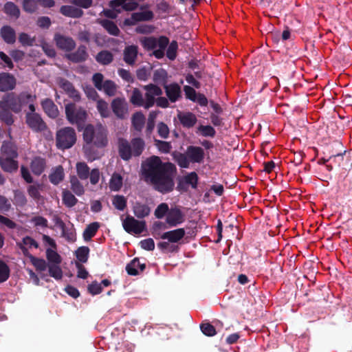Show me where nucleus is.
<instances>
[{
  "label": "nucleus",
  "mask_w": 352,
  "mask_h": 352,
  "mask_svg": "<svg viewBox=\"0 0 352 352\" xmlns=\"http://www.w3.org/2000/svg\"><path fill=\"white\" fill-rule=\"evenodd\" d=\"M144 180L153 188L164 195L175 189V179L177 175L176 166L169 162H162L157 155H151L141 165Z\"/></svg>",
  "instance_id": "f257e3e1"
},
{
  "label": "nucleus",
  "mask_w": 352,
  "mask_h": 352,
  "mask_svg": "<svg viewBox=\"0 0 352 352\" xmlns=\"http://www.w3.org/2000/svg\"><path fill=\"white\" fill-rule=\"evenodd\" d=\"M83 140L87 145L103 148L107 145V133L102 124H87L83 130Z\"/></svg>",
  "instance_id": "f03ea898"
},
{
  "label": "nucleus",
  "mask_w": 352,
  "mask_h": 352,
  "mask_svg": "<svg viewBox=\"0 0 352 352\" xmlns=\"http://www.w3.org/2000/svg\"><path fill=\"white\" fill-rule=\"evenodd\" d=\"M28 99L32 98L28 91H23L19 94L14 92L7 93L0 100V108H6L15 113H19Z\"/></svg>",
  "instance_id": "7ed1b4c3"
},
{
  "label": "nucleus",
  "mask_w": 352,
  "mask_h": 352,
  "mask_svg": "<svg viewBox=\"0 0 352 352\" xmlns=\"http://www.w3.org/2000/svg\"><path fill=\"white\" fill-rule=\"evenodd\" d=\"M65 115L67 120L72 124H76L78 131H82L86 126L87 113L82 107H78L74 103L65 106Z\"/></svg>",
  "instance_id": "20e7f679"
},
{
  "label": "nucleus",
  "mask_w": 352,
  "mask_h": 352,
  "mask_svg": "<svg viewBox=\"0 0 352 352\" xmlns=\"http://www.w3.org/2000/svg\"><path fill=\"white\" fill-rule=\"evenodd\" d=\"M144 146V141L140 138H135L131 142L122 138L118 140L119 154H142Z\"/></svg>",
  "instance_id": "39448f33"
},
{
  "label": "nucleus",
  "mask_w": 352,
  "mask_h": 352,
  "mask_svg": "<svg viewBox=\"0 0 352 352\" xmlns=\"http://www.w3.org/2000/svg\"><path fill=\"white\" fill-rule=\"evenodd\" d=\"M76 142L75 130L69 126L62 128L57 131L56 135V146L60 149L72 147Z\"/></svg>",
  "instance_id": "423d86ee"
},
{
  "label": "nucleus",
  "mask_w": 352,
  "mask_h": 352,
  "mask_svg": "<svg viewBox=\"0 0 352 352\" xmlns=\"http://www.w3.org/2000/svg\"><path fill=\"white\" fill-rule=\"evenodd\" d=\"M199 177L196 172H190L181 177L177 182V190L180 192H187L189 187L197 189Z\"/></svg>",
  "instance_id": "0eeeda50"
},
{
  "label": "nucleus",
  "mask_w": 352,
  "mask_h": 352,
  "mask_svg": "<svg viewBox=\"0 0 352 352\" xmlns=\"http://www.w3.org/2000/svg\"><path fill=\"white\" fill-rule=\"evenodd\" d=\"M124 230L129 233L140 234L146 230V222L138 221L134 217L128 215L122 222Z\"/></svg>",
  "instance_id": "6e6552de"
},
{
  "label": "nucleus",
  "mask_w": 352,
  "mask_h": 352,
  "mask_svg": "<svg viewBox=\"0 0 352 352\" xmlns=\"http://www.w3.org/2000/svg\"><path fill=\"white\" fill-rule=\"evenodd\" d=\"M142 88L146 91L144 108L148 109L155 104V96H162L163 92L159 86L152 83L144 85Z\"/></svg>",
  "instance_id": "1a4fd4ad"
},
{
  "label": "nucleus",
  "mask_w": 352,
  "mask_h": 352,
  "mask_svg": "<svg viewBox=\"0 0 352 352\" xmlns=\"http://www.w3.org/2000/svg\"><path fill=\"white\" fill-rule=\"evenodd\" d=\"M25 122L29 128L34 132H42L47 129L46 123L37 113H26Z\"/></svg>",
  "instance_id": "9d476101"
},
{
  "label": "nucleus",
  "mask_w": 352,
  "mask_h": 352,
  "mask_svg": "<svg viewBox=\"0 0 352 352\" xmlns=\"http://www.w3.org/2000/svg\"><path fill=\"white\" fill-rule=\"evenodd\" d=\"M154 17V14L151 10L133 12L130 18H126L123 21L124 26H133L138 22L150 21Z\"/></svg>",
  "instance_id": "9b49d317"
},
{
  "label": "nucleus",
  "mask_w": 352,
  "mask_h": 352,
  "mask_svg": "<svg viewBox=\"0 0 352 352\" xmlns=\"http://www.w3.org/2000/svg\"><path fill=\"white\" fill-rule=\"evenodd\" d=\"M54 40L57 47L65 52H71L76 47V42L70 36H66L56 33L54 35Z\"/></svg>",
  "instance_id": "f8f14e48"
},
{
  "label": "nucleus",
  "mask_w": 352,
  "mask_h": 352,
  "mask_svg": "<svg viewBox=\"0 0 352 352\" xmlns=\"http://www.w3.org/2000/svg\"><path fill=\"white\" fill-rule=\"evenodd\" d=\"M184 220V214L178 208H172L169 210L166 218V222L170 227H176Z\"/></svg>",
  "instance_id": "ddd939ff"
},
{
  "label": "nucleus",
  "mask_w": 352,
  "mask_h": 352,
  "mask_svg": "<svg viewBox=\"0 0 352 352\" xmlns=\"http://www.w3.org/2000/svg\"><path fill=\"white\" fill-rule=\"evenodd\" d=\"M186 231L184 228H177L175 230L165 232L162 234L161 239L167 240L171 243H183L182 240L185 236Z\"/></svg>",
  "instance_id": "4468645a"
},
{
  "label": "nucleus",
  "mask_w": 352,
  "mask_h": 352,
  "mask_svg": "<svg viewBox=\"0 0 352 352\" xmlns=\"http://www.w3.org/2000/svg\"><path fill=\"white\" fill-rule=\"evenodd\" d=\"M16 80L14 76L6 72L0 74V91H12L16 87Z\"/></svg>",
  "instance_id": "2eb2a0df"
},
{
  "label": "nucleus",
  "mask_w": 352,
  "mask_h": 352,
  "mask_svg": "<svg viewBox=\"0 0 352 352\" xmlns=\"http://www.w3.org/2000/svg\"><path fill=\"white\" fill-rule=\"evenodd\" d=\"M65 57L72 63H80L86 61L89 54L87 52L86 46L80 45L76 52L66 54Z\"/></svg>",
  "instance_id": "dca6fc26"
},
{
  "label": "nucleus",
  "mask_w": 352,
  "mask_h": 352,
  "mask_svg": "<svg viewBox=\"0 0 352 352\" xmlns=\"http://www.w3.org/2000/svg\"><path fill=\"white\" fill-rule=\"evenodd\" d=\"M111 107L113 113L120 119L124 118L127 112V104L124 98H116L111 102Z\"/></svg>",
  "instance_id": "f3484780"
},
{
  "label": "nucleus",
  "mask_w": 352,
  "mask_h": 352,
  "mask_svg": "<svg viewBox=\"0 0 352 352\" xmlns=\"http://www.w3.org/2000/svg\"><path fill=\"white\" fill-rule=\"evenodd\" d=\"M165 93L168 99L171 102H175L182 98V90L180 86L176 83L173 82L164 86Z\"/></svg>",
  "instance_id": "a211bd4d"
},
{
  "label": "nucleus",
  "mask_w": 352,
  "mask_h": 352,
  "mask_svg": "<svg viewBox=\"0 0 352 352\" xmlns=\"http://www.w3.org/2000/svg\"><path fill=\"white\" fill-rule=\"evenodd\" d=\"M55 223L56 225L61 229L62 236H63L67 241L74 242L76 241V235L73 227L67 228L60 217H56Z\"/></svg>",
  "instance_id": "6ab92c4d"
},
{
  "label": "nucleus",
  "mask_w": 352,
  "mask_h": 352,
  "mask_svg": "<svg viewBox=\"0 0 352 352\" xmlns=\"http://www.w3.org/2000/svg\"><path fill=\"white\" fill-rule=\"evenodd\" d=\"M20 250L22 251L23 255L30 259L37 271L43 272L46 270L47 263L44 259L35 257L29 252L27 248L22 245L20 246Z\"/></svg>",
  "instance_id": "aec40b11"
},
{
  "label": "nucleus",
  "mask_w": 352,
  "mask_h": 352,
  "mask_svg": "<svg viewBox=\"0 0 352 352\" xmlns=\"http://www.w3.org/2000/svg\"><path fill=\"white\" fill-rule=\"evenodd\" d=\"M96 23L100 25L109 34L118 36L120 34V30L115 22L109 19H98Z\"/></svg>",
  "instance_id": "412c9836"
},
{
  "label": "nucleus",
  "mask_w": 352,
  "mask_h": 352,
  "mask_svg": "<svg viewBox=\"0 0 352 352\" xmlns=\"http://www.w3.org/2000/svg\"><path fill=\"white\" fill-rule=\"evenodd\" d=\"M41 107L44 112L51 118H56L59 114L57 106L53 100L50 98H45L41 102Z\"/></svg>",
  "instance_id": "4be33fe9"
},
{
  "label": "nucleus",
  "mask_w": 352,
  "mask_h": 352,
  "mask_svg": "<svg viewBox=\"0 0 352 352\" xmlns=\"http://www.w3.org/2000/svg\"><path fill=\"white\" fill-rule=\"evenodd\" d=\"M138 48L136 45H129L124 48L123 55L124 60L129 65H133L137 59Z\"/></svg>",
  "instance_id": "5701e85b"
},
{
  "label": "nucleus",
  "mask_w": 352,
  "mask_h": 352,
  "mask_svg": "<svg viewBox=\"0 0 352 352\" xmlns=\"http://www.w3.org/2000/svg\"><path fill=\"white\" fill-rule=\"evenodd\" d=\"M0 166L1 168L6 171L12 173L18 168V162L12 157V155H6V157L0 158Z\"/></svg>",
  "instance_id": "b1692460"
},
{
  "label": "nucleus",
  "mask_w": 352,
  "mask_h": 352,
  "mask_svg": "<svg viewBox=\"0 0 352 352\" xmlns=\"http://www.w3.org/2000/svg\"><path fill=\"white\" fill-rule=\"evenodd\" d=\"M177 117L182 126L188 129L194 126L197 121L195 115L191 112H179L177 115Z\"/></svg>",
  "instance_id": "393cba45"
},
{
  "label": "nucleus",
  "mask_w": 352,
  "mask_h": 352,
  "mask_svg": "<svg viewBox=\"0 0 352 352\" xmlns=\"http://www.w3.org/2000/svg\"><path fill=\"white\" fill-rule=\"evenodd\" d=\"M0 35L7 44H14L16 41L15 30L10 25H3L0 29Z\"/></svg>",
  "instance_id": "a878e982"
},
{
  "label": "nucleus",
  "mask_w": 352,
  "mask_h": 352,
  "mask_svg": "<svg viewBox=\"0 0 352 352\" xmlns=\"http://www.w3.org/2000/svg\"><path fill=\"white\" fill-rule=\"evenodd\" d=\"M145 268V263H140L139 258H135L126 265V271L130 276H136L139 274L138 269L140 272H143Z\"/></svg>",
  "instance_id": "bb28decb"
},
{
  "label": "nucleus",
  "mask_w": 352,
  "mask_h": 352,
  "mask_svg": "<svg viewBox=\"0 0 352 352\" xmlns=\"http://www.w3.org/2000/svg\"><path fill=\"white\" fill-rule=\"evenodd\" d=\"M60 12L67 17L80 18L83 15V11L72 6H62L60 8Z\"/></svg>",
  "instance_id": "cd10ccee"
},
{
  "label": "nucleus",
  "mask_w": 352,
  "mask_h": 352,
  "mask_svg": "<svg viewBox=\"0 0 352 352\" xmlns=\"http://www.w3.org/2000/svg\"><path fill=\"white\" fill-rule=\"evenodd\" d=\"M168 73L164 69H158L154 71L153 80L156 85H163L164 87L167 85Z\"/></svg>",
  "instance_id": "c85d7f7f"
},
{
  "label": "nucleus",
  "mask_w": 352,
  "mask_h": 352,
  "mask_svg": "<svg viewBox=\"0 0 352 352\" xmlns=\"http://www.w3.org/2000/svg\"><path fill=\"white\" fill-rule=\"evenodd\" d=\"M151 209L148 205L136 202L133 206V213L138 219H143L149 215Z\"/></svg>",
  "instance_id": "c756f323"
},
{
  "label": "nucleus",
  "mask_w": 352,
  "mask_h": 352,
  "mask_svg": "<svg viewBox=\"0 0 352 352\" xmlns=\"http://www.w3.org/2000/svg\"><path fill=\"white\" fill-rule=\"evenodd\" d=\"M30 167L34 175H40L45 170V160L39 156H36L32 161Z\"/></svg>",
  "instance_id": "7c9ffc66"
},
{
  "label": "nucleus",
  "mask_w": 352,
  "mask_h": 352,
  "mask_svg": "<svg viewBox=\"0 0 352 352\" xmlns=\"http://www.w3.org/2000/svg\"><path fill=\"white\" fill-rule=\"evenodd\" d=\"M96 60L102 65H108L113 60V54L108 50H102L96 56Z\"/></svg>",
  "instance_id": "2f4dec72"
},
{
  "label": "nucleus",
  "mask_w": 352,
  "mask_h": 352,
  "mask_svg": "<svg viewBox=\"0 0 352 352\" xmlns=\"http://www.w3.org/2000/svg\"><path fill=\"white\" fill-rule=\"evenodd\" d=\"M100 228L98 222H93L89 224L83 232V239L85 241H90L96 234Z\"/></svg>",
  "instance_id": "473e14b6"
},
{
  "label": "nucleus",
  "mask_w": 352,
  "mask_h": 352,
  "mask_svg": "<svg viewBox=\"0 0 352 352\" xmlns=\"http://www.w3.org/2000/svg\"><path fill=\"white\" fill-rule=\"evenodd\" d=\"M3 12L10 17L18 19L20 16V10L13 2L8 1L5 3Z\"/></svg>",
  "instance_id": "72a5a7b5"
},
{
  "label": "nucleus",
  "mask_w": 352,
  "mask_h": 352,
  "mask_svg": "<svg viewBox=\"0 0 352 352\" xmlns=\"http://www.w3.org/2000/svg\"><path fill=\"white\" fill-rule=\"evenodd\" d=\"M141 44L147 51L155 50L160 45V37L158 38L153 36L144 37L141 40Z\"/></svg>",
  "instance_id": "f704fd0d"
},
{
  "label": "nucleus",
  "mask_w": 352,
  "mask_h": 352,
  "mask_svg": "<svg viewBox=\"0 0 352 352\" xmlns=\"http://www.w3.org/2000/svg\"><path fill=\"white\" fill-rule=\"evenodd\" d=\"M169 44V39L165 36H160V45L158 50L153 51V55L157 59L162 58L164 56V50Z\"/></svg>",
  "instance_id": "c9c22d12"
},
{
  "label": "nucleus",
  "mask_w": 352,
  "mask_h": 352,
  "mask_svg": "<svg viewBox=\"0 0 352 352\" xmlns=\"http://www.w3.org/2000/svg\"><path fill=\"white\" fill-rule=\"evenodd\" d=\"M130 102L135 106L144 107L145 102L143 95L139 89H133L130 97Z\"/></svg>",
  "instance_id": "e433bc0d"
},
{
  "label": "nucleus",
  "mask_w": 352,
  "mask_h": 352,
  "mask_svg": "<svg viewBox=\"0 0 352 352\" xmlns=\"http://www.w3.org/2000/svg\"><path fill=\"white\" fill-rule=\"evenodd\" d=\"M71 189L77 196H81L85 192L83 185L80 182L76 176L70 177Z\"/></svg>",
  "instance_id": "4c0bfd02"
},
{
  "label": "nucleus",
  "mask_w": 352,
  "mask_h": 352,
  "mask_svg": "<svg viewBox=\"0 0 352 352\" xmlns=\"http://www.w3.org/2000/svg\"><path fill=\"white\" fill-rule=\"evenodd\" d=\"M89 248L87 246L79 247L75 251V256L80 263H85L87 262L89 254Z\"/></svg>",
  "instance_id": "58836bf2"
},
{
  "label": "nucleus",
  "mask_w": 352,
  "mask_h": 352,
  "mask_svg": "<svg viewBox=\"0 0 352 352\" xmlns=\"http://www.w3.org/2000/svg\"><path fill=\"white\" fill-rule=\"evenodd\" d=\"M131 121L134 129L140 131L144 127L145 117L142 112H136L133 115Z\"/></svg>",
  "instance_id": "ea45409f"
},
{
  "label": "nucleus",
  "mask_w": 352,
  "mask_h": 352,
  "mask_svg": "<svg viewBox=\"0 0 352 352\" xmlns=\"http://www.w3.org/2000/svg\"><path fill=\"white\" fill-rule=\"evenodd\" d=\"M23 10L29 14H34L38 9V0H21Z\"/></svg>",
  "instance_id": "a19ab883"
},
{
  "label": "nucleus",
  "mask_w": 352,
  "mask_h": 352,
  "mask_svg": "<svg viewBox=\"0 0 352 352\" xmlns=\"http://www.w3.org/2000/svg\"><path fill=\"white\" fill-rule=\"evenodd\" d=\"M62 197L63 204L68 208L74 206L78 202L76 197L68 190L63 191Z\"/></svg>",
  "instance_id": "79ce46f5"
},
{
  "label": "nucleus",
  "mask_w": 352,
  "mask_h": 352,
  "mask_svg": "<svg viewBox=\"0 0 352 352\" xmlns=\"http://www.w3.org/2000/svg\"><path fill=\"white\" fill-rule=\"evenodd\" d=\"M63 178L64 171L61 166H58L56 170L49 175L50 182L55 185L62 182Z\"/></svg>",
  "instance_id": "37998d69"
},
{
  "label": "nucleus",
  "mask_w": 352,
  "mask_h": 352,
  "mask_svg": "<svg viewBox=\"0 0 352 352\" xmlns=\"http://www.w3.org/2000/svg\"><path fill=\"white\" fill-rule=\"evenodd\" d=\"M12 112L6 108H0V120L8 126H11L14 122Z\"/></svg>",
  "instance_id": "c03bdc74"
},
{
  "label": "nucleus",
  "mask_w": 352,
  "mask_h": 352,
  "mask_svg": "<svg viewBox=\"0 0 352 352\" xmlns=\"http://www.w3.org/2000/svg\"><path fill=\"white\" fill-rule=\"evenodd\" d=\"M122 177L118 173H113L109 182V188L112 191H118L122 186Z\"/></svg>",
  "instance_id": "a18cd8bd"
},
{
  "label": "nucleus",
  "mask_w": 352,
  "mask_h": 352,
  "mask_svg": "<svg viewBox=\"0 0 352 352\" xmlns=\"http://www.w3.org/2000/svg\"><path fill=\"white\" fill-rule=\"evenodd\" d=\"M102 90L108 96H114L117 91V85L111 80H106L103 83Z\"/></svg>",
  "instance_id": "49530a36"
},
{
  "label": "nucleus",
  "mask_w": 352,
  "mask_h": 352,
  "mask_svg": "<svg viewBox=\"0 0 352 352\" xmlns=\"http://www.w3.org/2000/svg\"><path fill=\"white\" fill-rule=\"evenodd\" d=\"M77 173L80 179H87L89 175V168L84 162H78L76 164Z\"/></svg>",
  "instance_id": "de8ad7c7"
},
{
  "label": "nucleus",
  "mask_w": 352,
  "mask_h": 352,
  "mask_svg": "<svg viewBox=\"0 0 352 352\" xmlns=\"http://www.w3.org/2000/svg\"><path fill=\"white\" fill-rule=\"evenodd\" d=\"M112 204L117 210L123 211L126 207V199L123 195H116L113 197Z\"/></svg>",
  "instance_id": "09e8293b"
},
{
  "label": "nucleus",
  "mask_w": 352,
  "mask_h": 352,
  "mask_svg": "<svg viewBox=\"0 0 352 352\" xmlns=\"http://www.w3.org/2000/svg\"><path fill=\"white\" fill-rule=\"evenodd\" d=\"M96 108L102 118H107L109 116L108 103L103 99L97 100Z\"/></svg>",
  "instance_id": "8fccbe9b"
},
{
  "label": "nucleus",
  "mask_w": 352,
  "mask_h": 352,
  "mask_svg": "<svg viewBox=\"0 0 352 352\" xmlns=\"http://www.w3.org/2000/svg\"><path fill=\"white\" fill-rule=\"evenodd\" d=\"M10 269L9 266L0 259V283L6 282L10 277Z\"/></svg>",
  "instance_id": "3c124183"
},
{
  "label": "nucleus",
  "mask_w": 352,
  "mask_h": 352,
  "mask_svg": "<svg viewBox=\"0 0 352 352\" xmlns=\"http://www.w3.org/2000/svg\"><path fill=\"white\" fill-rule=\"evenodd\" d=\"M1 149L2 154H17L16 145L10 141H4Z\"/></svg>",
  "instance_id": "603ef678"
},
{
  "label": "nucleus",
  "mask_w": 352,
  "mask_h": 352,
  "mask_svg": "<svg viewBox=\"0 0 352 352\" xmlns=\"http://www.w3.org/2000/svg\"><path fill=\"white\" fill-rule=\"evenodd\" d=\"M49 274L56 280L63 277V272L58 264H50L48 267Z\"/></svg>",
  "instance_id": "864d4df0"
},
{
  "label": "nucleus",
  "mask_w": 352,
  "mask_h": 352,
  "mask_svg": "<svg viewBox=\"0 0 352 352\" xmlns=\"http://www.w3.org/2000/svg\"><path fill=\"white\" fill-rule=\"evenodd\" d=\"M167 227L166 224L162 221H155L152 226V234L156 239H161L162 234L161 230H164Z\"/></svg>",
  "instance_id": "5fc2aeb1"
},
{
  "label": "nucleus",
  "mask_w": 352,
  "mask_h": 352,
  "mask_svg": "<svg viewBox=\"0 0 352 352\" xmlns=\"http://www.w3.org/2000/svg\"><path fill=\"white\" fill-rule=\"evenodd\" d=\"M16 245L20 249V246H23L26 248V246H28V248H38V243L32 237L29 236H26L23 238L21 242H16Z\"/></svg>",
  "instance_id": "6e6d98bb"
},
{
  "label": "nucleus",
  "mask_w": 352,
  "mask_h": 352,
  "mask_svg": "<svg viewBox=\"0 0 352 352\" xmlns=\"http://www.w3.org/2000/svg\"><path fill=\"white\" fill-rule=\"evenodd\" d=\"M47 259L52 264H60L61 263L60 256L54 250L48 248L46 251Z\"/></svg>",
  "instance_id": "4d7b16f0"
},
{
  "label": "nucleus",
  "mask_w": 352,
  "mask_h": 352,
  "mask_svg": "<svg viewBox=\"0 0 352 352\" xmlns=\"http://www.w3.org/2000/svg\"><path fill=\"white\" fill-rule=\"evenodd\" d=\"M178 48L177 42L173 41L168 45L166 50V56L168 59L173 60L177 56V51Z\"/></svg>",
  "instance_id": "13d9d810"
},
{
  "label": "nucleus",
  "mask_w": 352,
  "mask_h": 352,
  "mask_svg": "<svg viewBox=\"0 0 352 352\" xmlns=\"http://www.w3.org/2000/svg\"><path fill=\"white\" fill-rule=\"evenodd\" d=\"M104 76L101 73H96L92 76V82L98 91H102L104 87Z\"/></svg>",
  "instance_id": "bf43d9fd"
},
{
  "label": "nucleus",
  "mask_w": 352,
  "mask_h": 352,
  "mask_svg": "<svg viewBox=\"0 0 352 352\" xmlns=\"http://www.w3.org/2000/svg\"><path fill=\"white\" fill-rule=\"evenodd\" d=\"M200 329L201 332L206 336H214L217 333L214 327L208 322L201 324Z\"/></svg>",
  "instance_id": "052dcab7"
},
{
  "label": "nucleus",
  "mask_w": 352,
  "mask_h": 352,
  "mask_svg": "<svg viewBox=\"0 0 352 352\" xmlns=\"http://www.w3.org/2000/svg\"><path fill=\"white\" fill-rule=\"evenodd\" d=\"M14 201L15 205L21 207L24 206L27 204V199L25 194L20 190L14 192Z\"/></svg>",
  "instance_id": "680f3d73"
},
{
  "label": "nucleus",
  "mask_w": 352,
  "mask_h": 352,
  "mask_svg": "<svg viewBox=\"0 0 352 352\" xmlns=\"http://www.w3.org/2000/svg\"><path fill=\"white\" fill-rule=\"evenodd\" d=\"M168 211L169 208L168 204L166 203H162L157 206L154 214L156 218L162 219L166 214H168Z\"/></svg>",
  "instance_id": "e2e57ef3"
},
{
  "label": "nucleus",
  "mask_w": 352,
  "mask_h": 352,
  "mask_svg": "<svg viewBox=\"0 0 352 352\" xmlns=\"http://www.w3.org/2000/svg\"><path fill=\"white\" fill-rule=\"evenodd\" d=\"M175 161L181 168H187L191 162L190 157L187 155H173Z\"/></svg>",
  "instance_id": "0e129e2a"
},
{
  "label": "nucleus",
  "mask_w": 352,
  "mask_h": 352,
  "mask_svg": "<svg viewBox=\"0 0 352 352\" xmlns=\"http://www.w3.org/2000/svg\"><path fill=\"white\" fill-rule=\"evenodd\" d=\"M40 188H41L40 184L30 185L28 188V193L34 199L38 200L41 197Z\"/></svg>",
  "instance_id": "69168bd1"
},
{
  "label": "nucleus",
  "mask_w": 352,
  "mask_h": 352,
  "mask_svg": "<svg viewBox=\"0 0 352 352\" xmlns=\"http://www.w3.org/2000/svg\"><path fill=\"white\" fill-rule=\"evenodd\" d=\"M184 91L186 99L192 102H195V98L197 96L198 93H197L194 87L189 85H185L184 87Z\"/></svg>",
  "instance_id": "338daca9"
},
{
  "label": "nucleus",
  "mask_w": 352,
  "mask_h": 352,
  "mask_svg": "<svg viewBox=\"0 0 352 352\" xmlns=\"http://www.w3.org/2000/svg\"><path fill=\"white\" fill-rule=\"evenodd\" d=\"M19 41L23 46H32L34 38H31L28 34L23 32L19 34Z\"/></svg>",
  "instance_id": "774afa93"
}]
</instances>
